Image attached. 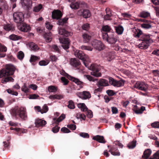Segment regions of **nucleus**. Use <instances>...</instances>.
<instances>
[{
    "mask_svg": "<svg viewBox=\"0 0 159 159\" xmlns=\"http://www.w3.org/2000/svg\"><path fill=\"white\" fill-rule=\"evenodd\" d=\"M21 36L14 34H12L9 36V39L13 41L19 40L21 39Z\"/></svg>",
    "mask_w": 159,
    "mask_h": 159,
    "instance_id": "c9c22d12",
    "label": "nucleus"
},
{
    "mask_svg": "<svg viewBox=\"0 0 159 159\" xmlns=\"http://www.w3.org/2000/svg\"><path fill=\"white\" fill-rule=\"evenodd\" d=\"M89 24L86 23L83 24L82 26V28L83 30H87L89 28Z\"/></svg>",
    "mask_w": 159,
    "mask_h": 159,
    "instance_id": "338daca9",
    "label": "nucleus"
},
{
    "mask_svg": "<svg viewBox=\"0 0 159 159\" xmlns=\"http://www.w3.org/2000/svg\"><path fill=\"white\" fill-rule=\"evenodd\" d=\"M88 58V56L84 61H82L85 66L88 68L90 70L92 71L91 72V75L96 77H101V74L100 73L98 72L99 69L97 68L96 65L93 64H92L89 67V66L88 63L86 61V60Z\"/></svg>",
    "mask_w": 159,
    "mask_h": 159,
    "instance_id": "7ed1b4c3",
    "label": "nucleus"
},
{
    "mask_svg": "<svg viewBox=\"0 0 159 159\" xmlns=\"http://www.w3.org/2000/svg\"><path fill=\"white\" fill-rule=\"evenodd\" d=\"M17 57L20 60H22L24 57V54L23 52L20 51L17 54Z\"/></svg>",
    "mask_w": 159,
    "mask_h": 159,
    "instance_id": "864d4df0",
    "label": "nucleus"
},
{
    "mask_svg": "<svg viewBox=\"0 0 159 159\" xmlns=\"http://www.w3.org/2000/svg\"><path fill=\"white\" fill-rule=\"evenodd\" d=\"M61 42L62 43V46L64 49H67L69 48L70 42L68 38H63L61 40Z\"/></svg>",
    "mask_w": 159,
    "mask_h": 159,
    "instance_id": "dca6fc26",
    "label": "nucleus"
},
{
    "mask_svg": "<svg viewBox=\"0 0 159 159\" xmlns=\"http://www.w3.org/2000/svg\"><path fill=\"white\" fill-rule=\"evenodd\" d=\"M51 100L61 99L63 98V96L62 95L54 94L51 95L48 97Z\"/></svg>",
    "mask_w": 159,
    "mask_h": 159,
    "instance_id": "c756f323",
    "label": "nucleus"
},
{
    "mask_svg": "<svg viewBox=\"0 0 159 159\" xmlns=\"http://www.w3.org/2000/svg\"><path fill=\"white\" fill-rule=\"evenodd\" d=\"M118 39V38L117 35L112 33L109 35L107 42L110 44H114L117 41Z\"/></svg>",
    "mask_w": 159,
    "mask_h": 159,
    "instance_id": "ddd939ff",
    "label": "nucleus"
},
{
    "mask_svg": "<svg viewBox=\"0 0 159 159\" xmlns=\"http://www.w3.org/2000/svg\"><path fill=\"white\" fill-rule=\"evenodd\" d=\"M152 153V151L150 149L145 150L142 155V157L144 159H147L149 157Z\"/></svg>",
    "mask_w": 159,
    "mask_h": 159,
    "instance_id": "5701e85b",
    "label": "nucleus"
},
{
    "mask_svg": "<svg viewBox=\"0 0 159 159\" xmlns=\"http://www.w3.org/2000/svg\"><path fill=\"white\" fill-rule=\"evenodd\" d=\"M159 159V150L153 155V157H151L149 159Z\"/></svg>",
    "mask_w": 159,
    "mask_h": 159,
    "instance_id": "052dcab7",
    "label": "nucleus"
},
{
    "mask_svg": "<svg viewBox=\"0 0 159 159\" xmlns=\"http://www.w3.org/2000/svg\"><path fill=\"white\" fill-rule=\"evenodd\" d=\"M101 32L102 39H103V40L107 41L109 37V36H108V34H107V33L103 32Z\"/></svg>",
    "mask_w": 159,
    "mask_h": 159,
    "instance_id": "5fc2aeb1",
    "label": "nucleus"
},
{
    "mask_svg": "<svg viewBox=\"0 0 159 159\" xmlns=\"http://www.w3.org/2000/svg\"><path fill=\"white\" fill-rule=\"evenodd\" d=\"M40 58L39 57L31 55L30 60V61L31 62H34L36 61L39 60Z\"/></svg>",
    "mask_w": 159,
    "mask_h": 159,
    "instance_id": "a19ab883",
    "label": "nucleus"
},
{
    "mask_svg": "<svg viewBox=\"0 0 159 159\" xmlns=\"http://www.w3.org/2000/svg\"><path fill=\"white\" fill-rule=\"evenodd\" d=\"M79 135L80 136L85 138H88L89 137V134L86 133L81 132L80 134Z\"/></svg>",
    "mask_w": 159,
    "mask_h": 159,
    "instance_id": "680f3d73",
    "label": "nucleus"
},
{
    "mask_svg": "<svg viewBox=\"0 0 159 159\" xmlns=\"http://www.w3.org/2000/svg\"><path fill=\"white\" fill-rule=\"evenodd\" d=\"M80 48L82 50L90 51H92L93 49L92 47L88 46L82 45Z\"/></svg>",
    "mask_w": 159,
    "mask_h": 159,
    "instance_id": "49530a36",
    "label": "nucleus"
},
{
    "mask_svg": "<svg viewBox=\"0 0 159 159\" xmlns=\"http://www.w3.org/2000/svg\"><path fill=\"white\" fill-rule=\"evenodd\" d=\"M46 42L49 43L52 40V35L51 33H45L43 36Z\"/></svg>",
    "mask_w": 159,
    "mask_h": 159,
    "instance_id": "a878e982",
    "label": "nucleus"
},
{
    "mask_svg": "<svg viewBox=\"0 0 159 159\" xmlns=\"http://www.w3.org/2000/svg\"><path fill=\"white\" fill-rule=\"evenodd\" d=\"M76 94L79 98L83 100L89 99L91 97L90 92L86 91H84L82 92H77Z\"/></svg>",
    "mask_w": 159,
    "mask_h": 159,
    "instance_id": "0eeeda50",
    "label": "nucleus"
},
{
    "mask_svg": "<svg viewBox=\"0 0 159 159\" xmlns=\"http://www.w3.org/2000/svg\"><path fill=\"white\" fill-rule=\"evenodd\" d=\"M113 53L111 52L107 53L106 55V57L108 61H111L114 58Z\"/></svg>",
    "mask_w": 159,
    "mask_h": 159,
    "instance_id": "a18cd8bd",
    "label": "nucleus"
},
{
    "mask_svg": "<svg viewBox=\"0 0 159 159\" xmlns=\"http://www.w3.org/2000/svg\"><path fill=\"white\" fill-rule=\"evenodd\" d=\"M105 11L107 14L104 16V19L107 20H111L110 18L112 15L110 9L109 8H107L106 9Z\"/></svg>",
    "mask_w": 159,
    "mask_h": 159,
    "instance_id": "c85d7f7f",
    "label": "nucleus"
},
{
    "mask_svg": "<svg viewBox=\"0 0 159 159\" xmlns=\"http://www.w3.org/2000/svg\"><path fill=\"white\" fill-rule=\"evenodd\" d=\"M20 29L22 31L27 32L30 31V25L27 24L23 23L21 25Z\"/></svg>",
    "mask_w": 159,
    "mask_h": 159,
    "instance_id": "4be33fe9",
    "label": "nucleus"
},
{
    "mask_svg": "<svg viewBox=\"0 0 159 159\" xmlns=\"http://www.w3.org/2000/svg\"><path fill=\"white\" fill-rule=\"evenodd\" d=\"M74 54L76 57L82 61H84L88 57L82 51L79 50H76Z\"/></svg>",
    "mask_w": 159,
    "mask_h": 159,
    "instance_id": "4468645a",
    "label": "nucleus"
},
{
    "mask_svg": "<svg viewBox=\"0 0 159 159\" xmlns=\"http://www.w3.org/2000/svg\"><path fill=\"white\" fill-rule=\"evenodd\" d=\"M68 107L70 109H73L75 108V106L72 101L70 100L68 102Z\"/></svg>",
    "mask_w": 159,
    "mask_h": 159,
    "instance_id": "4d7b16f0",
    "label": "nucleus"
},
{
    "mask_svg": "<svg viewBox=\"0 0 159 159\" xmlns=\"http://www.w3.org/2000/svg\"><path fill=\"white\" fill-rule=\"evenodd\" d=\"M84 76L89 81H92L94 82L98 80V79H94L92 76L89 75H85Z\"/></svg>",
    "mask_w": 159,
    "mask_h": 159,
    "instance_id": "3c124183",
    "label": "nucleus"
},
{
    "mask_svg": "<svg viewBox=\"0 0 159 159\" xmlns=\"http://www.w3.org/2000/svg\"><path fill=\"white\" fill-rule=\"evenodd\" d=\"M134 87L135 88L142 91H146L148 88L147 84L143 82L137 81Z\"/></svg>",
    "mask_w": 159,
    "mask_h": 159,
    "instance_id": "1a4fd4ad",
    "label": "nucleus"
},
{
    "mask_svg": "<svg viewBox=\"0 0 159 159\" xmlns=\"http://www.w3.org/2000/svg\"><path fill=\"white\" fill-rule=\"evenodd\" d=\"M57 90V87L55 86L51 85L48 87V90L49 92H56Z\"/></svg>",
    "mask_w": 159,
    "mask_h": 159,
    "instance_id": "4c0bfd02",
    "label": "nucleus"
},
{
    "mask_svg": "<svg viewBox=\"0 0 159 159\" xmlns=\"http://www.w3.org/2000/svg\"><path fill=\"white\" fill-rule=\"evenodd\" d=\"M149 45L145 42L142 41V42L138 45L137 46L140 49H146L148 48Z\"/></svg>",
    "mask_w": 159,
    "mask_h": 159,
    "instance_id": "bb28decb",
    "label": "nucleus"
},
{
    "mask_svg": "<svg viewBox=\"0 0 159 159\" xmlns=\"http://www.w3.org/2000/svg\"><path fill=\"white\" fill-rule=\"evenodd\" d=\"M42 5L41 4H39L34 7L33 11L34 12H38L42 8Z\"/></svg>",
    "mask_w": 159,
    "mask_h": 159,
    "instance_id": "ea45409f",
    "label": "nucleus"
},
{
    "mask_svg": "<svg viewBox=\"0 0 159 159\" xmlns=\"http://www.w3.org/2000/svg\"><path fill=\"white\" fill-rule=\"evenodd\" d=\"M97 86L98 87L106 86L109 85L108 81L106 80L101 79L97 84Z\"/></svg>",
    "mask_w": 159,
    "mask_h": 159,
    "instance_id": "6ab92c4d",
    "label": "nucleus"
},
{
    "mask_svg": "<svg viewBox=\"0 0 159 159\" xmlns=\"http://www.w3.org/2000/svg\"><path fill=\"white\" fill-rule=\"evenodd\" d=\"M77 14L79 16L82 15L84 18H87L91 16V14L89 10L84 9L83 10H80L78 11Z\"/></svg>",
    "mask_w": 159,
    "mask_h": 159,
    "instance_id": "9b49d317",
    "label": "nucleus"
},
{
    "mask_svg": "<svg viewBox=\"0 0 159 159\" xmlns=\"http://www.w3.org/2000/svg\"><path fill=\"white\" fill-rule=\"evenodd\" d=\"M63 14L61 11L54 10L52 13V17L53 19L59 20L62 17Z\"/></svg>",
    "mask_w": 159,
    "mask_h": 159,
    "instance_id": "9d476101",
    "label": "nucleus"
},
{
    "mask_svg": "<svg viewBox=\"0 0 159 159\" xmlns=\"http://www.w3.org/2000/svg\"><path fill=\"white\" fill-rule=\"evenodd\" d=\"M14 20L16 23H19L22 22L24 20V16L21 12H17L13 14Z\"/></svg>",
    "mask_w": 159,
    "mask_h": 159,
    "instance_id": "423d86ee",
    "label": "nucleus"
},
{
    "mask_svg": "<svg viewBox=\"0 0 159 159\" xmlns=\"http://www.w3.org/2000/svg\"><path fill=\"white\" fill-rule=\"evenodd\" d=\"M61 82L63 83L64 85H66L68 84L69 81L64 77H62L61 79Z\"/></svg>",
    "mask_w": 159,
    "mask_h": 159,
    "instance_id": "bf43d9fd",
    "label": "nucleus"
},
{
    "mask_svg": "<svg viewBox=\"0 0 159 159\" xmlns=\"http://www.w3.org/2000/svg\"><path fill=\"white\" fill-rule=\"evenodd\" d=\"M65 117V115L64 114H62L57 120L56 121L57 122H60L64 119Z\"/></svg>",
    "mask_w": 159,
    "mask_h": 159,
    "instance_id": "0e129e2a",
    "label": "nucleus"
},
{
    "mask_svg": "<svg viewBox=\"0 0 159 159\" xmlns=\"http://www.w3.org/2000/svg\"><path fill=\"white\" fill-rule=\"evenodd\" d=\"M46 124V121L40 119L36 120L35 122V126L37 127L43 126L44 125Z\"/></svg>",
    "mask_w": 159,
    "mask_h": 159,
    "instance_id": "aec40b11",
    "label": "nucleus"
},
{
    "mask_svg": "<svg viewBox=\"0 0 159 159\" xmlns=\"http://www.w3.org/2000/svg\"><path fill=\"white\" fill-rule=\"evenodd\" d=\"M45 26L47 29L49 30H51L53 27V25L48 21H46L45 23Z\"/></svg>",
    "mask_w": 159,
    "mask_h": 159,
    "instance_id": "13d9d810",
    "label": "nucleus"
},
{
    "mask_svg": "<svg viewBox=\"0 0 159 159\" xmlns=\"http://www.w3.org/2000/svg\"><path fill=\"white\" fill-rule=\"evenodd\" d=\"M17 70L16 67L11 64H6L4 68L1 70L0 72V77L6 76L13 75L15 71Z\"/></svg>",
    "mask_w": 159,
    "mask_h": 159,
    "instance_id": "f03ea898",
    "label": "nucleus"
},
{
    "mask_svg": "<svg viewBox=\"0 0 159 159\" xmlns=\"http://www.w3.org/2000/svg\"><path fill=\"white\" fill-rule=\"evenodd\" d=\"M93 139L94 140H96L98 142L101 143H105V141L104 138L103 136L99 135H96L94 136Z\"/></svg>",
    "mask_w": 159,
    "mask_h": 159,
    "instance_id": "b1692460",
    "label": "nucleus"
},
{
    "mask_svg": "<svg viewBox=\"0 0 159 159\" xmlns=\"http://www.w3.org/2000/svg\"><path fill=\"white\" fill-rule=\"evenodd\" d=\"M29 46L31 49L34 51H36L39 49L37 45L33 42H30L29 43Z\"/></svg>",
    "mask_w": 159,
    "mask_h": 159,
    "instance_id": "72a5a7b5",
    "label": "nucleus"
},
{
    "mask_svg": "<svg viewBox=\"0 0 159 159\" xmlns=\"http://www.w3.org/2000/svg\"><path fill=\"white\" fill-rule=\"evenodd\" d=\"M152 36L149 34H143L141 37V40L145 42L148 44L152 43L153 41L152 38Z\"/></svg>",
    "mask_w": 159,
    "mask_h": 159,
    "instance_id": "f8f14e48",
    "label": "nucleus"
},
{
    "mask_svg": "<svg viewBox=\"0 0 159 159\" xmlns=\"http://www.w3.org/2000/svg\"><path fill=\"white\" fill-rule=\"evenodd\" d=\"M145 109V108L143 106H142L140 109L135 110H134V112L137 114H139L142 113L143 111Z\"/></svg>",
    "mask_w": 159,
    "mask_h": 159,
    "instance_id": "de8ad7c7",
    "label": "nucleus"
},
{
    "mask_svg": "<svg viewBox=\"0 0 159 159\" xmlns=\"http://www.w3.org/2000/svg\"><path fill=\"white\" fill-rule=\"evenodd\" d=\"M21 4L23 7L29 10L31 8L32 1L31 0H21Z\"/></svg>",
    "mask_w": 159,
    "mask_h": 159,
    "instance_id": "2eb2a0df",
    "label": "nucleus"
},
{
    "mask_svg": "<svg viewBox=\"0 0 159 159\" xmlns=\"http://www.w3.org/2000/svg\"><path fill=\"white\" fill-rule=\"evenodd\" d=\"M109 152H111V154L114 156H118L120 155V152L118 150L117 148L114 146L112 147Z\"/></svg>",
    "mask_w": 159,
    "mask_h": 159,
    "instance_id": "a211bd4d",
    "label": "nucleus"
},
{
    "mask_svg": "<svg viewBox=\"0 0 159 159\" xmlns=\"http://www.w3.org/2000/svg\"><path fill=\"white\" fill-rule=\"evenodd\" d=\"M151 21L149 20H147L144 23L141 24L142 28L145 29H149L151 28L152 26L150 25Z\"/></svg>",
    "mask_w": 159,
    "mask_h": 159,
    "instance_id": "cd10ccee",
    "label": "nucleus"
},
{
    "mask_svg": "<svg viewBox=\"0 0 159 159\" xmlns=\"http://www.w3.org/2000/svg\"><path fill=\"white\" fill-rule=\"evenodd\" d=\"M109 83L111 85L117 87H119L123 86L125 82L123 80L117 81L111 77H109Z\"/></svg>",
    "mask_w": 159,
    "mask_h": 159,
    "instance_id": "39448f33",
    "label": "nucleus"
},
{
    "mask_svg": "<svg viewBox=\"0 0 159 159\" xmlns=\"http://www.w3.org/2000/svg\"><path fill=\"white\" fill-rule=\"evenodd\" d=\"M82 37L83 42L84 43H88L91 38V37L87 34H84L82 35Z\"/></svg>",
    "mask_w": 159,
    "mask_h": 159,
    "instance_id": "7c9ffc66",
    "label": "nucleus"
},
{
    "mask_svg": "<svg viewBox=\"0 0 159 159\" xmlns=\"http://www.w3.org/2000/svg\"><path fill=\"white\" fill-rule=\"evenodd\" d=\"M143 32L141 30L138 29L136 30L135 33L134 37H135L139 38L141 35H142Z\"/></svg>",
    "mask_w": 159,
    "mask_h": 159,
    "instance_id": "6e6d98bb",
    "label": "nucleus"
},
{
    "mask_svg": "<svg viewBox=\"0 0 159 159\" xmlns=\"http://www.w3.org/2000/svg\"><path fill=\"white\" fill-rule=\"evenodd\" d=\"M78 107L81 109V110L83 111H86L88 110V108L84 103H80L77 104Z\"/></svg>",
    "mask_w": 159,
    "mask_h": 159,
    "instance_id": "f704fd0d",
    "label": "nucleus"
},
{
    "mask_svg": "<svg viewBox=\"0 0 159 159\" xmlns=\"http://www.w3.org/2000/svg\"><path fill=\"white\" fill-rule=\"evenodd\" d=\"M151 126L154 128H159V122H156L152 123L151 124Z\"/></svg>",
    "mask_w": 159,
    "mask_h": 159,
    "instance_id": "774afa93",
    "label": "nucleus"
},
{
    "mask_svg": "<svg viewBox=\"0 0 159 159\" xmlns=\"http://www.w3.org/2000/svg\"><path fill=\"white\" fill-rule=\"evenodd\" d=\"M121 15L124 17L128 18H130L131 16V15L129 14V13H121Z\"/></svg>",
    "mask_w": 159,
    "mask_h": 159,
    "instance_id": "69168bd1",
    "label": "nucleus"
},
{
    "mask_svg": "<svg viewBox=\"0 0 159 159\" xmlns=\"http://www.w3.org/2000/svg\"><path fill=\"white\" fill-rule=\"evenodd\" d=\"M79 3L78 2H76L74 3H71L70 4V7L72 9H77L79 7Z\"/></svg>",
    "mask_w": 159,
    "mask_h": 159,
    "instance_id": "37998d69",
    "label": "nucleus"
},
{
    "mask_svg": "<svg viewBox=\"0 0 159 159\" xmlns=\"http://www.w3.org/2000/svg\"><path fill=\"white\" fill-rule=\"evenodd\" d=\"M149 16H150V13L148 12L145 11L141 12L139 15V17L143 18H146Z\"/></svg>",
    "mask_w": 159,
    "mask_h": 159,
    "instance_id": "473e14b6",
    "label": "nucleus"
},
{
    "mask_svg": "<svg viewBox=\"0 0 159 159\" xmlns=\"http://www.w3.org/2000/svg\"><path fill=\"white\" fill-rule=\"evenodd\" d=\"M39 97V96L38 94H31L29 97L30 99H38Z\"/></svg>",
    "mask_w": 159,
    "mask_h": 159,
    "instance_id": "e2e57ef3",
    "label": "nucleus"
},
{
    "mask_svg": "<svg viewBox=\"0 0 159 159\" xmlns=\"http://www.w3.org/2000/svg\"><path fill=\"white\" fill-rule=\"evenodd\" d=\"M49 61L48 60H42L40 61L39 63V65L40 66H46L48 64Z\"/></svg>",
    "mask_w": 159,
    "mask_h": 159,
    "instance_id": "09e8293b",
    "label": "nucleus"
},
{
    "mask_svg": "<svg viewBox=\"0 0 159 159\" xmlns=\"http://www.w3.org/2000/svg\"><path fill=\"white\" fill-rule=\"evenodd\" d=\"M116 33L118 34H121L123 32L124 28L122 26H119L116 27Z\"/></svg>",
    "mask_w": 159,
    "mask_h": 159,
    "instance_id": "58836bf2",
    "label": "nucleus"
},
{
    "mask_svg": "<svg viewBox=\"0 0 159 159\" xmlns=\"http://www.w3.org/2000/svg\"><path fill=\"white\" fill-rule=\"evenodd\" d=\"M48 110V107L46 105H44L41 109V113L43 114L46 113Z\"/></svg>",
    "mask_w": 159,
    "mask_h": 159,
    "instance_id": "603ef678",
    "label": "nucleus"
},
{
    "mask_svg": "<svg viewBox=\"0 0 159 159\" xmlns=\"http://www.w3.org/2000/svg\"><path fill=\"white\" fill-rule=\"evenodd\" d=\"M60 74L61 75L66 77L70 80L75 82L77 85H79L80 88H82L83 87L84 85V83L80 81L79 79L70 75L64 70L61 71L60 72Z\"/></svg>",
    "mask_w": 159,
    "mask_h": 159,
    "instance_id": "20e7f679",
    "label": "nucleus"
},
{
    "mask_svg": "<svg viewBox=\"0 0 159 159\" xmlns=\"http://www.w3.org/2000/svg\"><path fill=\"white\" fill-rule=\"evenodd\" d=\"M111 27L108 25H103L102 26L101 30V32H104L108 33L111 31Z\"/></svg>",
    "mask_w": 159,
    "mask_h": 159,
    "instance_id": "2f4dec72",
    "label": "nucleus"
},
{
    "mask_svg": "<svg viewBox=\"0 0 159 159\" xmlns=\"http://www.w3.org/2000/svg\"><path fill=\"white\" fill-rule=\"evenodd\" d=\"M136 141H133L132 142L129 143L128 145V147L129 148H133L136 146Z\"/></svg>",
    "mask_w": 159,
    "mask_h": 159,
    "instance_id": "8fccbe9b",
    "label": "nucleus"
},
{
    "mask_svg": "<svg viewBox=\"0 0 159 159\" xmlns=\"http://www.w3.org/2000/svg\"><path fill=\"white\" fill-rule=\"evenodd\" d=\"M70 63L71 66L75 67H78L80 64L79 60L75 58H71Z\"/></svg>",
    "mask_w": 159,
    "mask_h": 159,
    "instance_id": "f3484780",
    "label": "nucleus"
},
{
    "mask_svg": "<svg viewBox=\"0 0 159 159\" xmlns=\"http://www.w3.org/2000/svg\"><path fill=\"white\" fill-rule=\"evenodd\" d=\"M4 29L5 30L7 31H12L14 30V27L11 24L5 25L4 26Z\"/></svg>",
    "mask_w": 159,
    "mask_h": 159,
    "instance_id": "e433bc0d",
    "label": "nucleus"
},
{
    "mask_svg": "<svg viewBox=\"0 0 159 159\" xmlns=\"http://www.w3.org/2000/svg\"><path fill=\"white\" fill-rule=\"evenodd\" d=\"M76 116L77 118L81 119L83 120H85L86 118V116L84 114L80 113H77Z\"/></svg>",
    "mask_w": 159,
    "mask_h": 159,
    "instance_id": "c03bdc74",
    "label": "nucleus"
},
{
    "mask_svg": "<svg viewBox=\"0 0 159 159\" xmlns=\"http://www.w3.org/2000/svg\"><path fill=\"white\" fill-rule=\"evenodd\" d=\"M92 44L94 48L98 51H101L104 48V45L102 42L97 40L93 41L92 43Z\"/></svg>",
    "mask_w": 159,
    "mask_h": 159,
    "instance_id": "6e6552de",
    "label": "nucleus"
},
{
    "mask_svg": "<svg viewBox=\"0 0 159 159\" xmlns=\"http://www.w3.org/2000/svg\"><path fill=\"white\" fill-rule=\"evenodd\" d=\"M11 114L13 116L16 117L17 116H18L24 120H27L28 118L26 109L25 107H16L13 108L11 110Z\"/></svg>",
    "mask_w": 159,
    "mask_h": 159,
    "instance_id": "f257e3e1",
    "label": "nucleus"
},
{
    "mask_svg": "<svg viewBox=\"0 0 159 159\" xmlns=\"http://www.w3.org/2000/svg\"><path fill=\"white\" fill-rule=\"evenodd\" d=\"M59 33L60 34L66 37L70 36L72 34V33L70 32H68L66 30L62 28H60L59 29Z\"/></svg>",
    "mask_w": 159,
    "mask_h": 159,
    "instance_id": "412c9836",
    "label": "nucleus"
},
{
    "mask_svg": "<svg viewBox=\"0 0 159 159\" xmlns=\"http://www.w3.org/2000/svg\"><path fill=\"white\" fill-rule=\"evenodd\" d=\"M5 77L2 79V83L3 84H6L7 82H13L14 81V79L10 76H6Z\"/></svg>",
    "mask_w": 159,
    "mask_h": 159,
    "instance_id": "393cba45",
    "label": "nucleus"
},
{
    "mask_svg": "<svg viewBox=\"0 0 159 159\" xmlns=\"http://www.w3.org/2000/svg\"><path fill=\"white\" fill-rule=\"evenodd\" d=\"M21 90L22 91L25 93H27L30 91L29 89L25 83L21 87Z\"/></svg>",
    "mask_w": 159,
    "mask_h": 159,
    "instance_id": "79ce46f5",
    "label": "nucleus"
}]
</instances>
